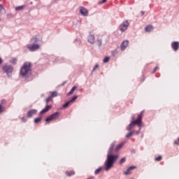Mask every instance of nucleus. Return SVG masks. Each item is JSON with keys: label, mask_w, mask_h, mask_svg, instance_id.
<instances>
[{"label": "nucleus", "mask_w": 179, "mask_h": 179, "mask_svg": "<svg viewBox=\"0 0 179 179\" xmlns=\"http://www.w3.org/2000/svg\"><path fill=\"white\" fill-rule=\"evenodd\" d=\"M114 146H115V142L111 143L108 151L107 159L105 162V170L106 171H108V170H110V169L114 166V163H115L117 159H118V155H113Z\"/></svg>", "instance_id": "obj_1"}, {"label": "nucleus", "mask_w": 179, "mask_h": 179, "mask_svg": "<svg viewBox=\"0 0 179 179\" xmlns=\"http://www.w3.org/2000/svg\"><path fill=\"white\" fill-rule=\"evenodd\" d=\"M143 117V111H142L138 116L136 120H133L127 127V131H131L135 125H138V128H142V118Z\"/></svg>", "instance_id": "obj_2"}, {"label": "nucleus", "mask_w": 179, "mask_h": 179, "mask_svg": "<svg viewBox=\"0 0 179 179\" xmlns=\"http://www.w3.org/2000/svg\"><path fill=\"white\" fill-rule=\"evenodd\" d=\"M31 71V63L29 62H26L24 63L23 66L21 67L20 70V75L24 78L29 75V73Z\"/></svg>", "instance_id": "obj_3"}, {"label": "nucleus", "mask_w": 179, "mask_h": 179, "mask_svg": "<svg viewBox=\"0 0 179 179\" xmlns=\"http://www.w3.org/2000/svg\"><path fill=\"white\" fill-rule=\"evenodd\" d=\"M59 112H55V113L50 115L45 120L46 122H51V121H55L58 117H59Z\"/></svg>", "instance_id": "obj_4"}, {"label": "nucleus", "mask_w": 179, "mask_h": 179, "mask_svg": "<svg viewBox=\"0 0 179 179\" xmlns=\"http://www.w3.org/2000/svg\"><path fill=\"white\" fill-rule=\"evenodd\" d=\"M3 71L5 73H7V75H9V73H12L13 72V67L9 65H5L3 66Z\"/></svg>", "instance_id": "obj_5"}, {"label": "nucleus", "mask_w": 179, "mask_h": 179, "mask_svg": "<svg viewBox=\"0 0 179 179\" xmlns=\"http://www.w3.org/2000/svg\"><path fill=\"white\" fill-rule=\"evenodd\" d=\"M27 48L29 51H37L40 49V46L37 44L27 45Z\"/></svg>", "instance_id": "obj_6"}, {"label": "nucleus", "mask_w": 179, "mask_h": 179, "mask_svg": "<svg viewBox=\"0 0 179 179\" xmlns=\"http://www.w3.org/2000/svg\"><path fill=\"white\" fill-rule=\"evenodd\" d=\"M128 26H129V22H128V21H124L122 24H120V30L121 31H125V30L128 29Z\"/></svg>", "instance_id": "obj_7"}, {"label": "nucleus", "mask_w": 179, "mask_h": 179, "mask_svg": "<svg viewBox=\"0 0 179 179\" xmlns=\"http://www.w3.org/2000/svg\"><path fill=\"white\" fill-rule=\"evenodd\" d=\"M37 114V110L36 109H31L27 112V117L28 118H31L33 115H36Z\"/></svg>", "instance_id": "obj_8"}, {"label": "nucleus", "mask_w": 179, "mask_h": 179, "mask_svg": "<svg viewBox=\"0 0 179 179\" xmlns=\"http://www.w3.org/2000/svg\"><path fill=\"white\" fill-rule=\"evenodd\" d=\"M87 41H88V43H90V44H94V41H96V39H95V38H94V35H93V34H92L90 33V35L88 36Z\"/></svg>", "instance_id": "obj_9"}, {"label": "nucleus", "mask_w": 179, "mask_h": 179, "mask_svg": "<svg viewBox=\"0 0 179 179\" xmlns=\"http://www.w3.org/2000/svg\"><path fill=\"white\" fill-rule=\"evenodd\" d=\"M80 13H81L83 16H87L89 15V11L84 7H80Z\"/></svg>", "instance_id": "obj_10"}, {"label": "nucleus", "mask_w": 179, "mask_h": 179, "mask_svg": "<svg viewBox=\"0 0 179 179\" xmlns=\"http://www.w3.org/2000/svg\"><path fill=\"white\" fill-rule=\"evenodd\" d=\"M129 44V41H124L120 45V48H121L122 51H124V50H125V48H127V47H128Z\"/></svg>", "instance_id": "obj_11"}, {"label": "nucleus", "mask_w": 179, "mask_h": 179, "mask_svg": "<svg viewBox=\"0 0 179 179\" xmlns=\"http://www.w3.org/2000/svg\"><path fill=\"white\" fill-rule=\"evenodd\" d=\"M52 108V106L51 105H47L44 109H43L40 114H45V113H48V111H50V110H51V108Z\"/></svg>", "instance_id": "obj_12"}, {"label": "nucleus", "mask_w": 179, "mask_h": 179, "mask_svg": "<svg viewBox=\"0 0 179 179\" xmlns=\"http://www.w3.org/2000/svg\"><path fill=\"white\" fill-rule=\"evenodd\" d=\"M171 47L174 51H178L179 48V42L175 41L172 43Z\"/></svg>", "instance_id": "obj_13"}, {"label": "nucleus", "mask_w": 179, "mask_h": 179, "mask_svg": "<svg viewBox=\"0 0 179 179\" xmlns=\"http://www.w3.org/2000/svg\"><path fill=\"white\" fill-rule=\"evenodd\" d=\"M136 169V166H130L129 169H127L126 171L124 172V176H128L129 174H131V171L132 170H135Z\"/></svg>", "instance_id": "obj_14"}, {"label": "nucleus", "mask_w": 179, "mask_h": 179, "mask_svg": "<svg viewBox=\"0 0 179 179\" xmlns=\"http://www.w3.org/2000/svg\"><path fill=\"white\" fill-rule=\"evenodd\" d=\"M125 145V143H121L120 144H119L116 148H115V152H118L119 150H121V148H122L124 147V145Z\"/></svg>", "instance_id": "obj_15"}, {"label": "nucleus", "mask_w": 179, "mask_h": 179, "mask_svg": "<svg viewBox=\"0 0 179 179\" xmlns=\"http://www.w3.org/2000/svg\"><path fill=\"white\" fill-rule=\"evenodd\" d=\"M76 89H78L77 86H74L71 88V90H70L69 92H68L67 96H71V94H73L75 90H76Z\"/></svg>", "instance_id": "obj_16"}, {"label": "nucleus", "mask_w": 179, "mask_h": 179, "mask_svg": "<svg viewBox=\"0 0 179 179\" xmlns=\"http://www.w3.org/2000/svg\"><path fill=\"white\" fill-rule=\"evenodd\" d=\"M66 176H68V177H71L72 176H75V171H66Z\"/></svg>", "instance_id": "obj_17"}, {"label": "nucleus", "mask_w": 179, "mask_h": 179, "mask_svg": "<svg viewBox=\"0 0 179 179\" xmlns=\"http://www.w3.org/2000/svg\"><path fill=\"white\" fill-rule=\"evenodd\" d=\"M145 31H152V30H153V26L152 25H148L147 27H145Z\"/></svg>", "instance_id": "obj_18"}, {"label": "nucleus", "mask_w": 179, "mask_h": 179, "mask_svg": "<svg viewBox=\"0 0 179 179\" xmlns=\"http://www.w3.org/2000/svg\"><path fill=\"white\" fill-rule=\"evenodd\" d=\"M5 8H3V6L2 4H0V15H3L5 13Z\"/></svg>", "instance_id": "obj_19"}, {"label": "nucleus", "mask_w": 179, "mask_h": 179, "mask_svg": "<svg viewBox=\"0 0 179 179\" xmlns=\"http://www.w3.org/2000/svg\"><path fill=\"white\" fill-rule=\"evenodd\" d=\"M72 103L70 101H67L66 103H64V105H63V108H68V107H69V106Z\"/></svg>", "instance_id": "obj_20"}, {"label": "nucleus", "mask_w": 179, "mask_h": 179, "mask_svg": "<svg viewBox=\"0 0 179 179\" xmlns=\"http://www.w3.org/2000/svg\"><path fill=\"white\" fill-rule=\"evenodd\" d=\"M26 8V6H20L15 8V10H23Z\"/></svg>", "instance_id": "obj_21"}, {"label": "nucleus", "mask_w": 179, "mask_h": 179, "mask_svg": "<svg viewBox=\"0 0 179 179\" xmlns=\"http://www.w3.org/2000/svg\"><path fill=\"white\" fill-rule=\"evenodd\" d=\"M10 63L13 64L14 65H16V64L17 63V59L12 58L10 60Z\"/></svg>", "instance_id": "obj_22"}, {"label": "nucleus", "mask_w": 179, "mask_h": 179, "mask_svg": "<svg viewBox=\"0 0 179 179\" xmlns=\"http://www.w3.org/2000/svg\"><path fill=\"white\" fill-rule=\"evenodd\" d=\"M131 133L133 134V135H139V134H141V129H139L138 131L133 130Z\"/></svg>", "instance_id": "obj_23"}, {"label": "nucleus", "mask_w": 179, "mask_h": 179, "mask_svg": "<svg viewBox=\"0 0 179 179\" xmlns=\"http://www.w3.org/2000/svg\"><path fill=\"white\" fill-rule=\"evenodd\" d=\"M96 44L98 47H101V39H97L96 42Z\"/></svg>", "instance_id": "obj_24"}, {"label": "nucleus", "mask_w": 179, "mask_h": 179, "mask_svg": "<svg viewBox=\"0 0 179 179\" xmlns=\"http://www.w3.org/2000/svg\"><path fill=\"white\" fill-rule=\"evenodd\" d=\"M35 124H38V122H41V117H37L34 120Z\"/></svg>", "instance_id": "obj_25"}, {"label": "nucleus", "mask_w": 179, "mask_h": 179, "mask_svg": "<svg viewBox=\"0 0 179 179\" xmlns=\"http://www.w3.org/2000/svg\"><path fill=\"white\" fill-rule=\"evenodd\" d=\"M101 170H102L101 168L97 169L94 171V174H96V175L100 174V173L101 172Z\"/></svg>", "instance_id": "obj_26"}, {"label": "nucleus", "mask_w": 179, "mask_h": 179, "mask_svg": "<svg viewBox=\"0 0 179 179\" xmlns=\"http://www.w3.org/2000/svg\"><path fill=\"white\" fill-rule=\"evenodd\" d=\"M109 61H110V57H105V58L103 59V62L104 64H107V62H108Z\"/></svg>", "instance_id": "obj_27"}, {"label": "nucleus", "mask_w": 179, "mask_h": 179, "mask_svg": "<svg viewBox=\"0 0 179 179\" xmlns=\"http://www.w3.org/2000/svg\"><path fill=\"white\" fill-rule=\"evenodd\" d=\"M57 96H58V93L57 92H52L50 97H57Z\"/></svg>", "instance_id": "obj_28"}, {"label": "nucleus", "mask_w": 179, "mask_h": 179, "mask_svg": "<svg viewBox=\"0 0 179 179\" xmlns=\"http://www.w3.org/2000/svg\"><path fill=\"white\" fill-rule=\"evenodd\" d=\"M31 41H32L33 43H37V36H34V38H32L31 39Z\"/></svg>", "instance_id": "obj_29"}, {"label": "nucleus", "mask_w": 179, "mask_h": 179, "mask_svg": "<svg viewBox=\"0 0 179 179\" xmlns=\"http://www.w3.org/2000/svg\"><path fill=\"white\" fill-rule=\"evenodd\" d=\"M133 135L134 134H133L132 131H131L126 135V138H130V136H133Z\"/></svg>", "instance_id": "obj_30"}, {"label": "nucleus", "mask_w": 179, "mask_h": 179, "mask_svg": "<svg viewBox=\"0 0 179 179\" xmlns=\"http://www.w3.org/2000/svg\"><path fill=\"white\" fill-rule=\"evenodd\" d=\"M155 162H160L162 160V156H159L155 159Z\"/></svg>", "instance_id": "obj_31"}, {"label": "nucleus", "mask_w": 179, "mask_h": 179, "mask_svg": "<svg viewBox=\"0 0 179 179\" xmlns=\"http://www.w3.org/2000/svg\"><path fill=\"white\" fill-rule=\"evenodd\" d=\"M125 160H126L125 157L122 158L120 159V164H122L123 163H125Z\"/></svg>", "instance_id": "obj_32"}, {"label": "nucleus", "mask_w": 179, "mask_h": 179, "mask_svg": "<svg viewBox=\"0 0 179 179\" xmlns=\"http://www.w3.org/2000/svg\"><path fill=\"white\" fill-rule=\"evenodd\" d=\"M76 99H78V96H73L69 101H71V103H73Z\"/></svg>", "instance_id": "obj_33"}, {"label": "nucleus", "mask_w": 179, "mask_h": 179, "mask_svg": "<svg viewBox=\"0 0 179 179\" xmlns=\"http://www.w3.org/2000/svg\"><path fill=\"white\" fill-rule=\"evenodd\" d=\"M52 99V98L51 96H49L48 98L46 99V103H50V101H51Z\"/></svg>", "instance_id": "obj_34"}, {"label": "nucleus", "mask_w": 179, "mask_h": 179, "mask_svg": "<svg viewBox=\"0 0 179 179\" xmlns=\"http://www.w3.org/2000/svg\"><path fill=\"white\" fill-rule=\"evenodd\" d=\"M3 113V106H2V104H0V113Z\"/></svg>", "instance_id": "obj_35"}, {"label": "nucleus", "mask_w": 179, "mask_h": 179, "mask_svg": "<svg viewBox=\"0 0 179 179\" xmlns=\"http://www.w3.org/2000/svg\"><path fill=\"white\" fill-rule=\"evenodd\" d=\"M106 2H107V0H102L101 1L99 2V4L101 5V3H106Z\"/></svg>", "instance_id": "obj_36"}, {"label": "nucleus", "mask_w": 179, "mask_h": 179, "mask_svg": "<svg viewBox=\"0 0 179 179\" xmlns=\"http://www.w3.org/2000/svg\"><path fill=\"white\" fill-rule=\"evenodd\" d=\"M97 68H99V64H96L95 66L93 69V72H94V71H96V69H97Z\"/></svg>", "instance_id": "obj_37"}, {"label": "nucleus", "mask_w": 179, "mask_h": 179, "mask_svg": "<svg viewBox=\"0 0 179 179\" xmlns=\"http://www.w3.org/2000/svg\"><path fill=\"white\" fill-rule=\"evenodd\" d=\"M159 69V67L156 66L154 70H153V73H155V72H156V71H157Z\"/></svg>", "instance_id": "obj_38"}, {"label": "nucleus", "mask_w": 179, "mask_h": 179, "mask_svg": "<svg viewBox=\"0 0 179 179\" xmlns=\"http://www.w3.org/2000/svg\"><path fill=\"white\" fill-rule=\"evenodd\" d=\"M21 120L22 121V122H26V119L24 117H22Z\"/></svg>", "instance_id": "obj_39"}, {"label": "nucleus", "mask_w": 179, "mask_h": 179, "mask_svg": "<svg viewBox=\"0 0 179 179\" xmlns=\"http://www.w3.org/2000/svg\"><path fill=\"white\" fill-rule=\"evenodd\" d=\"M6 101H5L4 99L1 100V104H6Z\"/></svg>", "instance_id": "obj_40"}, {"label": "nucleus", "mask_w": 179, "mask_h": 179, "mask_svg": "<svg viewBox=\"0 0 179 179\" xmlns=\"http://www.w3.org/2000/svg\"><path fill=\"white\" fill-rule=\"evenodd\" d=\"M2 62H3V60H2V58L0 57V65L2 64Z\"/></svg>", "instance_id": "obj_41"}, {"label": "nucleus", "mask_w": 179, "mask_h": 179, "mask_svg": "<svg viewBox=\"0 0 179 179\" xmlns=\"http://www.w3.org/2000/svg\"><path fill=\"white\" fill-rule=\"evenodd\" d=\"M141 13L142 16H143V15H145V12L144 11H141Z\"/></svg>", "instance_id": "obj_42"}, {"label": "nucleus", "mask_w": 179, "mask_h": 179, "mask_svg": "<svg viewBox=\"0 0 179 179\" xmlns=\"http://www.w3.org/2000/svg\"><path fill=\"white\" fill-rule=\"evenodd\" d=\"M0 22H1V18H0Z\"/></svg>", "instance_id": "obj_43"}]
</instances>
